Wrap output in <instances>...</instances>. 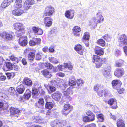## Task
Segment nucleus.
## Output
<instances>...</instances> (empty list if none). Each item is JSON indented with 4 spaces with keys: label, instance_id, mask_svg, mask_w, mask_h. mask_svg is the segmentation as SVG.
<instances>
[{
    "label": "nucleus",
    "instance_id": "obj_49",
    "mask_svg": "<svg viewBox=\"0 0 127 127\" xmlns=\"http://www.w3.org/2000/svg\"><path fill=\"white\" fill-rule=\"evenodd\" d=\"M97 19L96 17L94 18L93 22L94 23L92 22L91 24V25L94 26H96L98 23H100V21H97Z\"/></svg>",
    "mask_w": 127,
    "mask_h": 127
},
{
    "label": "nucleus",
    "instance_id": "obj_48",
    "mask_svg": "<svg viewBox=\"0 0 127 127\" xmlns=\"http://www.w3.org/2000/svg\"><path fill=\"white\" fill-rule=\"evenodd\" d=\"M44 66L47 69H51L53 67V65L50 63H47L44 64Z\"/></svg>",
    "mask_w": 127,
    "mask_h": 127
},
{
    "label": "nucleus",
    "instance_id": "obj_6",
    "mask_svg": "<svg viewBox=\"0 0 127 127\" xmlns=\"http://www.w3.org/2000/svg\"><path fill=\"white\" fill-rule=\"evenodd\" d=\"M72 108V106L69 104H65L64 106V109L62 111V113L66 116L70 112Z\"/></svg>",
    "mask_w": 127,
    "mask_h": 127
},
{
    "label": "nucleus",
    "instance_id": "obj_9",
    "mask_svg": "<svg viewBox=\"0 0 127 127\" xmlns=\"http://www.w3.org/2000/svg\"><path fill=\"white\" fill-rule=\"evenodd\" d=\"M35 3L34 0H26L24 3V7L26 10L29 9L31 5Z\"/></svg>",
    "mask_w": 127,
    "mask_h": 127
},
{
    "label": "nucleus",
    "instance_id": "obj_51",
    "mask_svg": "<svg viewBox=\"0 0 127 127\" xmlns=\"http://www.w3.org/2000/svg\"><path fill=\"white\" fill-rule=\"evenodd\" d=\"M38 91L39 93L41 96L45 95V92L43 89H41V87L39 86L38 87Z\"/></svg>",
    "mask_w": 127,
    "mask_h": 127
},
{
    "label": "nucleus",
    "instance_id": "obj_63",
    "mask_svg": "<svg viewBox=\"0 0 127 127\" xmlns=\"http://www.w3.org/2000/svg\"><path fill=\"white\" fill-rule=\"evenodd\" d=\"M95 115L93 113L92 115L89 116V118L91 121H92L95 120Z\"/></svg>",
    "mask_w": 127,
    "mask_h": 127
},
{
    "label": "nucleus",
    "instance_id": "obj_59",
    "mask_svg": "<svg viewBox=\"0 0 127 127\" xmlns=\"http://www.w3.org/2000/svg\"><path fill=\"white\" fill-rule=\"evenodd\" d=\"M39 28L36 27H32V30L33 32L36 34Z\"/></svg>",
    "mask_w": 127,
    "mask_h": 127
},
{
    "label": "nucleus",
    "instance_id": "obj_27",
    "mask_svg": "<svg viewBox=\"0 0 127 127\" xmlns=\"http://www.w3.org/2000/svg\"><path fill=\"white\" fill-rule=\"evenodd\" d=\"M117 125L118 127H125L124 122L121 119H120L117 120Z\"/></svg>",
    "mask_w": 127,
    "mask_h": 127
},
{
    "label": "nucleus",
    "instance_id": "obj_47",
    "mask_svg": "<svg viewBox=\"0 0 127 127\" xmlns=\"http://www.w3.org/2000/svg\"><path fill=\"white\" fill-rule=\"evenodd\" d=\"M98 120L100 122H103L104 120L103 116L101 114H98L97 115Z\"/></svg>",
    "mask_w": 127,
    "mask_h": 127
},
{
    "label": "nucleus",
    "instance_id": "obj_57",
    "mask_svg": "<svg viewBox=\"0 0 127 127\" xmlns=\"http://www.w3.org/2000/svg\"><path fill=\"white\" fill-rule=\"evenodd\" d=\"M123 61L122 60H120L119 61H117L116 63V66L117 67L121 66L122 64Z\"/></svg>",
    "mask_w": 127,
    "mask_h": 127
},
{
    "label": "nucleus",
    "instance_id": "obj_46",
    "mask_svg": "<svg viewBox=\"0 0 127 127\" xmlns=\"http://www.w3.org/2000/svg\"><path fill=\"white\" fill-rule=\"evenodd\" d=\"M31 92L30 91L28 93H26L24 94L23 97L25 100H28L31 96Z\"/></svg>",
    "mask_w": 127,
    "mask_h": 127
},
{
    "label": "nucleus",
    "instance_id": "obj_7",
    "mask_svg": "<svg viewBox=\"0 0 127 127\" xmlns=\"http://www.w3.org/2000/svg\"><path fill=\"white\" fill-rule=\"evenodd\" d=\"M45 101L44 98L41 97L38 99V101L35 103V106L37 108L43 109L44 108Z\"/></svg>",
    "mask_w": 127,
    "mask_h": 127
},
{
    "label": "nucleus",
    "instance_id": "obj_1",
    "mask_svg": "<svg viewBox=\"0 0 127 127\" xmlns=\"http://www.w3.org/2000/svg\"><path fill=\"white\" fill-rule=\"evenodd\" d=\"M13 26L15 27L14 29L16 30L15 33L17 37L22 36L24 33V28L22 24L17 22L14 24Z\"/></svg>",
    "mask_w": 127,
    "mask_h": 127
},
{
    "label": "nucleus",
    "instance_id": "obj_22",
    "mask_svg": "<svg viewBox=\"0 0 127 127\" xmlns=\"http://www.w3.org/2000/svg\"><path fill=\"white\" fill-rule=\"evenodd\" d=\"M16 89L18 93L21 94L23 93L25 90V88L23 85L21 84L16 87Z\"/></svg>",
    "mask_w": 127,
    "mask_h": 127
},
{
    "label": "nucleus",
    "instance_id": "obj_21",
    "mask_svg": "<svg viewBox=\"0 0 127 127\" xmlns=\"http://www.w3.org/2000/svg\"><path fill=\"white\" fill-rule=\"evenodd\" d=\"M23 81L24 83L28 86H31L32 85V82L30 79L27 77H25L24 78Z\"/></svg>",
    "mask_w": 127,
    "mask_h": 127
},
{
    "label": "nucleus",
    "instance_id": "obj_45",
    "mask_svg": "<svg viewBox=\"0 0 127 127\" xmlns=\"http://www.w3.org/2000/svg\"><path fill=\"white\" fill-rule=\"evenodd\" d=\"M9 58L11 60L14 62V64L16 63H18L19 62L18 59L13 55H12L10 56Z\"/></svg>",
    "mask_w": 127,
    "mask_h": 127
},
{
    "label": "nucleus",
    "instance_id": "obj_37",
    "mask_svg": "<svg viewBox=\"0 0 127 127\" xmlns=\"http://www.w3.org/2000/svg\"><path fill=\"white\" fill-rule=\"evenodd\" d=\"M102 58L97 55H94L93 57V62L95 63V62L100 61L101 59Z\"/></svg>",
    "mask_w": 127,
    "mask_h": 127
},
{
    "label": "nucleus",
    "instance_id": "obj_2",
    "mask_svg": "<svg viewBox=\"0 0 127 127\" xmlns=\"http://www.w3.org/2000/svg\"><path fill=\"white\" fill-rule=\"evenodd\" d=\"M13 34L12 32L4 31L1 33L0 36L5 40H8L12 39Z\"/></svg>",
    "mask_w": 127,
    "mask_h": 127
},
{
    "label": "nucleus",
    "instance_id": "obj_17",
    "mask_svg": "<svg viewBox=\"0 0 127 127\" xmlns=\"http://www.w3.org/2000/svg\"><path fill=\"white\" fill-rule=\"evenodd\" d=\"M37 87L36 86H35V87H33L32 88V97L33 98L36 99L38 98V89L37 88ZM38 89V88H37Z\"/></svg>",
    "mask_w": 127,
    "mask_h": 127
},
{
    "label": "nucleus",
    "instance_id": "obj_58",
    "mask_svg": "<svg viewBox=\"0 0 127 127\" xmlns=\"http://www.w3.org/2000/svg\"><path fill=\"white\" fill-rule=\"evenodd\" d=\"M103 90V94L106 96H110V94L108 90L107 89H105Z\"/></svg>",
    "mask_w": 127,
    "mask_h": 127
},
{
    "label": "nucleus",
    "instance_id": "obj_18",
    "mask_svg": "<svg viewBox=\"0 0 127 127\" xmlns=\"http://www.w3.org/2000/svg\"><path fill=\"white\" fill-rule=\"evenodd\" d=\"M74 35L76 36H79L80 35L81 29L80 27L78 26L74 27L73 29Z\"/></svg>",
    "mask_w": 127,
    "mask_h": 127
},
{
    "label": "nucleus",
    "instance_id": "obj_25",
    "mask_svg": "<svg viewBox=\"0 0 127 127\" xmlns=\"http://www.w3.org/2000/svg\"><path fill=\"white\" fill-rule=\"evenodd\" d=\"M11 0H4L1 4V7L3 8H5L8 6L10 4Z\"/></svg>",
    "mask_w": 127,
    "mask_h": 127
},
{
    "label": "nucleus",
    "instance_id": "obj_3",
    "mask_svg": "<svg viewBox=\"0 0 127 127\" xmlns=\"http://www.w3.org/2000/svg\"><path fill=\"white\" fill-rule=\"evenodd\" d=\"M54 12V7L50 5L48 6L45 8L44 16L53 15Z\"/></svg>",
    "mask_w": 127,
    "mask_h": 127
},
{
    "label": "nucleus",
    "instance_id": "obj_50",
    "mask_svg": "<svg viewBox=\"0 0 127 127\" xmlns=\"http://www.w3.org/2000/svg\"><path fill=\"white\" fill-rule=\"evenodd\" d=\"M43 55L42 54L37 53L35 56V60L37 61L40 60L42 58Z\"/></svg>",
    "mask_w": 127,
    "mask_h": 127
},
{
    "label": "nucleus",
    "instance_id": "obj_28",
    "mask_svg": "<svg viewBox=\"0 0 127 127\" xmlns=\"http://www.w3.org/2000/svg\"><path fill=\"white\" fill-rule=\"evenodd\" d=\"M34 53L31 52L29 53L28 55V59L29 61H33L35 57Z\"/></svg>",
    "mask_w": 127,
    "mask_h": 127
},
{
    "label": "nucleus",
    "instance_id": "obj_24",
    "mask_svg": "<svg viewBox=\"0 0 127 127\" xmlns=\"http://www.w3.org/2000/svg\"><path fill=\"white\" fill-rule=\"evenodd\" d=\"M106 60L105 58H102L100 61L95 62V64L96 67L99 68L102 66L103 63L105 62Z\"/></svg>",
    "mask_w": 127,
    "mask_h": 127
},
{
    "label": "nucleus",
    "instance_id": "obj_13",
    "mask_svg": "<svg viewBox=\"0 0 127 127\" xmlns=\"http://www.w3.org/2000/svg\"><path fill=\"white\" fill-rule=\"evenodd\" d=\"M61 93L59 91H57L52 94V97L55 100L59 101L61 99Z\"/></svg>",
    "mask_w": 127,
    "mask_h": 127
},
{
    "label": "nucleus",
    "instance_id": "obj_53",
    "mask_svg": "<svg viewBox=\"0 0 127 127\" xmlns=\"http://www.w3.org/2000/svg\"><path fill=\"white\" fill-rule=\"evenodd\" d=\"M76 82V86H82V84L83 83L82 80L81 79H78L77 80Z\"/></svg>",
    "mask_w": 127,
    "mask_h": 127
},
{
    "label": "nucleus",
    "instance_id": "obj_10",
    "mask_svg": "<svg viewBox=\"0 0 127 127\" xmlns=\"http://www.w3.org/2000/svg\"><path fill=\"white\" fill-rule=\"evenodd\" d=\"M74 13V11L73 10H68L65 13V16L69 19H72L73 18Z\"/></svg>",
    "mask_w": 127,
    "mask_h": 127
},
{
    "label": "nucleus",
    "instance_id": "obj_34",
    "mask_svg": "<svg viewBox=\"0 0 127 127\" xmlns=\"http://www.w3.org/2000/svg\"><path fill=\"white\" fill-rule=\"evenodd\" d=\"M6 66L9 70H12L15 67V65L10 62H7L6 63Z\"/></svg>",
    "mask_w": 127,
    "mask_h": 127
},
{
    "label": "nucleus",
    "instance_id": "obj_23",
    "mask_svg": "<svg viewBox=\"0 0 127 127\" xmlns=\"http://www.w3.org/2000/svg\"><path fill=\"white\" fill-rule=\"evenodd\" d=\"M46 103L45 105V108L48 109L50 110H51L53 107V104L52 102H49L45 98Z\"/></svg>",
    "mask_w": 127,
    "mask_h": 127
},
{
    "label": "nucleus",
    "instance_id": "obj_62",
    "mask_svg": "<svg viewBox=\"0 0 127 127\" xmlns=\"http://www.w3.org/2000/svg\"><path fill=\"white\" fill-rule=\"evenodd\" d=\"M2 74L1 73L0 74V79L1 81H4L6 79V77L4 75H2Z\"/></svg>",
    "mask_w": 127,
    "mask_h": 127
},
{
    "label": "nucleus",
    "instance_id": "obj_42",
    "mask_svg": "<svg viewBox=\"0 0 127 127\" xmlns=\"http://www.w3.org/2000/svg\"><path fill=\"white\" fill-rule=\"evenodd\" d=\"M51 84L52 85H57V86H59V87H61V89L63 90V91H64V90L63 89H64V88L63 87V86L61 85V83H59V82H58L57 81H52L51 82Z\"/></svg>",
    "mask_w": 127,
    "mask_h": 127
},
{
    "label": "nucleus",
    "instance_id": "obj_39",
    "mask_svg": "<svg viewBox=\"0 0 127 127\" xmlns=\"http://www.w3.org/2000/svg\"><path fill=\"white\" fill-rule=\"evenodd\" d=\"M58 120H56L51 122L50 124L52 127H59Z\"/></svg>",
    "mask_w": 127,
    "mask_h": 127
},
{
    "label": "nucleus",
    "instance_id": "obj_41",
    "mask_svg": "<svg viewBox=\"0 0 127 127\" xmlns=\"http://www.w3.org/2000/svg\"><path fill=\"white\" fill-rule=\"evenodd\" d=\"M64 95H71L73 94V91L69 89H68L64 91Z\"/></svg>",
    "mask_w": 127,
    "mask_h": 127
},
{
    "label": "nucleus",
    "instance_id": "obj_8",
    "mask_svg": "<svg viewBox=\"0 0 127 127\" xmlns=\"http://www.w3.org/2000/svg\"><path fill=\"white\" fill-rule=\"evenodd\" d=\"M90 35L89 33L86 32L84 33L82 39V42H84L86 46L88 47L89 46V39Z\"/></svg>",
    "mask_w": 127,
    "mask_h": 127
},
{
    "label": "nucleus",
    "instance_id": "obj_26",
    "mask_svg": "<svg viewBox=\"0 0 127 127\" xmlns=\"http://www.w3.org/2000/svg\"><path fill=\"white\" fill-rule=\"evenodd\" d=\"M41 73L43 76L46 77L50 78L52 76L51 73L46 69H45L41 71Z\"/></svg>",
    "mask_w": 127,
    "mask_h": 127
},
{
    "label": "nucleus",
    "instance_id": "obj_12",
    "mask_svg": "<svg viewBox=\"0 0 127 127\" xmlns=\"http://www.w3.org/2000/svg\"><path fill=\"white\" fill-rule=\"evenodd\" d=\"M124 71L123 68H117L114 72L115 76L117 77H120L123 75L124 74Z\"/></svg>",
    "mask_w": 127,
    "mask_h": 127
},
{
    "label": "nucleus",
    "instance_id": "obj_19",
    "mask_svg": "<svg viewBox=\"0 0 127 127\" xmlns=\"http://www.w3.org/2000/svg\"><path fill=\"white\" fill-rule=\"evenodd\" d=\"M24 12V10L21 9H15L13 10L12 14L15 16H19Z\"/></svg>",
    "mask_w": 127,
    "mask_h": 127
},
{
    "label": "nucleus",
    "instance_id": "obj_16",
    "mask_svg": "<svg viewBox=\"0 0 127 127\" xmlns=\"http://www.w3.org/2000/svg\"><path fill=\"white\" fill-rule=\"evenodd\" d=\"M10 115H15L17 114L16 115V116L17 117H18V115L17 114H18L20 112V111L18 109L15 108L11 107L10 109Z\"/></svg>",
    "mask_w": 127,
    "mask_h": 127
},
{
    "label": "nucleus",
    "instance_id": "obj_54",
    "mask_svg": "<svg viewBox=\"0 0 127 127\" xmlns=\"http://www.w3.org/2000/svg\"><path fill=\"white\" fill-rule=\"evenodd\" d=\"M102 37L104 39L108 41H109L110 39V36L108 34H105Z\"/></svg>",
    "mask_w": 127,
    "mask_h": 127
},
{
    "label": "nucleus",
    "instance_id": "obj_40",
    "mask_svg": "<svg viewBox=\"0 0 127 127\" xmlns=\"http://www.w3.org/2000/svg\"><path fill=\"white\" fill-rule=\"evenodd\" d=\"M97 43L98 45L102 47L104 46L105 44V41L102 39H100L97 40Z\"/></svg>",
    "mask_w": 127,
    "mask_h": 127
},
{
    "label": "nucleus",
    "instance_id": "obj_56",
    "mask_svg": "<svg viewBox=\"0 0 127 127\" xmlns=\"http://www.w3.org/2000/svg\"><path fill=\"white\" fill-rule=\"evenodd\" d=\"M14 73H6V74L7 76L8 79H10L11 77L12 78L14 76Z\"/></svg>",
    "mask_w": 127,
    "mask_h": 127
},
{
    "label": "nucleus",
    "instance_id": "obj_35",
    "mask_svg": "<svg viewBox=\"0 0 127 127\" xmlns=\"http://www.w3.org/2000/svg\"><path fill=\"white\" fill-rule=\"evenodd\" d=\"M76 81L73 78L70 79L69 82V85L70 86H73L74 88L76 86Z\"/></svg>",
    "mask_w": 127,
    "mask_h": 127
},
{
    "label": "nucleus",
    "instance_id": "obj_20",
    "mask_svg": "<svg viewBox=\"0 0 127 127\" xmlns=\"http://www.w3.org/2000/svg\"><path fill=\"white\" fill-rule=\"evenodd\" d=\"M95 53L97 55L100 56L103 55L104 52L102 49L98 46H96L95 49Z\"/></svg>",
    "mask_w": 127,
    "mask_h": 127
},
{
    "label": "nucleus",
    "instance_id": "obj_36",
    "mask_svg": "<svg viewBox=\"0 0 127 127\" xmlns=\"http://www.w3.org/2000/svg\"><path fill=\"white\" fill-rule=\"evenodd\" d=\"M89 107L91 108L92 110L95 113H97L99 111V109L96 106H94L92 105H89L88 106Z\"/></svg>",
    "mask_w": 127,
    "mask_h": 127
},
{
    "label": "nucleus",
    "instance_id": "obj_30",
    "mask_svg": "<svg viewBox=\"0 0 127 127\" xmlns=\"http://www.w3.org/2000/svg\"><path fill=\"white\" fill-rule=\"evenodd\" d=\"M32 119L35 122L39 123H41L42 120V118L38 116H33Z\"/></svg>",
    "mask_w": 127,
    "mask_h": 127
},
{
    "label": "nucleus",
    "instance_id": "obj_11",
    "mask_svg": "<svg viewBox=\"0 0 127 127\" xmlns=\"http://www.w3.org/2000/svg\"><path fill=\"white\" fill-rule=\"evenodd\" d=\"M112 87L117 89L121 86L122 84V83L119 80H114L112 81Z\"/></svg>",
    "mask_w": 127,
    "mask_h": 127
},
{
    "label": "nucleus",
    "instance_id": "obj_32",
    "mask_svg": "<svg viewBox=\"0 0 127 127\" xmlns=\"http://www.w3.org/2000/svg\"><path fill=\"white\" fill-rule=\"evenodd\" d=\"M14 6L17 8H21L22 6V0H16Z\"/></svg>",
    "mask_w": 127,
    "mask_h": 127
},
{
    "label": "nucleus",
    "instance_id": "obj_52",
    "mask_svg": "<svg viewBox=\"0 0 127 127\" xmlns=\"http://www.w3.org/2000/svg\"><path fill=\"white\" fill-rule=\"evenodd\" d=\"M103 75L106 77H108L110 74V72L109 71L104 69L103 71Z\"/></svg>",
    "mask_w": 127,
    "mask_h": 127
},
{
    "label": "nucleus",
    "instance_id": "obj_4",
    "mask_svg": "<svg viewBox=\"0 0 127 127\" xmlns=\"http://www.w3.org/2000/svg\"><path fill=\"white\" fill-rule=\"evenodd\" d=\"M120 46L127 45V36L124 34L121 35L118 40Z\"/></svg>",
    "mask_w": 127,
    "mask_h": 127
},
{
    "label": "nucleus",
    "instance_id": "obj_38",
    "mask_svg": "<svg viewBox=\"0 0 127 127\" xmlns=\"http://www.w3.org/2000/svg\"><path fill=\"white\" fill-rule=\"evenodd\" d=\"M59 127H63L66 125L67 122L66 121L63 120H58Z\"/></svg>",
    "mask_w": 127,
    "mask_h": 127
},
{
    "label": "nucleus",
    "instance_id": "obj_15",
    "mask_svg": "<svg viewBox=\"0 0 127 127\" xmlns=\"http://www.w3.org/2000/svg\"><path fill=\"white\" fill-rule=\"evenodd\" d=\"M74 49L78 54L80 55H83V50L82 49V46L81 45L78 44L76 45L74 47Z\"/></svg>",
    "mask_w": 127,
    "mask_h": 127
},
{
    "label": "nucleus",
    "instance_id": "obj_64",
    "mask_svg": "<svg viewBox=\"0 0 127 127\" xmlns=\"http://www.w3.org/2000/svg\"><path fill=\"white\" fill-rule=\"evenodd\" d=\"M49 89L51 92L55 91L56 90L55 87L53 86H50V87Z\"/></svg>",
    "mask_w": 127,
    "mask_h": 127
},
{
    "label": "nucleus",
    "instance_id": "obj_33",
    "mask_svg": "<svg viewBox=\"0 0 127 127\" xmlns=\"http://www.w3.org/2000/svg\"><path fill=\"white\" fill-rule=\"evenodd\" d=\"M8 93L10 95H13L16 94V92L13 88L10 87L7 89Z\"/></svg>",
    "mask_w": 127,
    "mask_h": 127
},
{
    "label": "nucleus",
    "instance_id": "obj_44",
    "mask_svg": "<svg viewBox=\"0 0 127 127\" xmlns=\"http://www.w3.org/2000/svg\"><path fill=\"white\" fill-rule=\"evenodd\" d=\"M96 18L97 19V21H100V22L103 21L104 19L100 12H98L97 14Z\"/></svg>",
    "mask_w": 127,
    "mask_h": 127
},
{
    "label": "nucleus",
    "instance_id": "obj_61",
    "mask_svg": "<svg viewBox=\"0 0 127 127\" xmlns=\"http://www.w3.org/2000/svg\"><path fill=\"white\" fill-rule=\"evenodd\" d=\"M30 45L32 46H34L35 45V42L33 39L32 40H31L29 42Z\"/></svg>",
    "mask_w": 127,
    "mask_h": 127
},
{
    "label": "nucleus",
    "instance_id": "obj_31",
    "mask_svg": "<svg viewBox=\"0 0 127 127\" xmlns=\"http://www.w3.org/2000/svg\"><path fill=\"white\" fill-rule=\"evenodd\" d=\"M32 119L35 122L39 123H41L42 120V118L38 116H33Z\"/></svg>",
    "mask_w": 127,
    "mask_h": 127
},
{
    "label": "nucleus",
    "instance_id": "obj_60",
    "mask_svg": "<svg viewBox=\"0 0 127 127\" xmlns=\"http://www.w3.org/2000/svg\"><path fill=\"white\" fill-rule=\"evenodd\" d=\"M83 121L84 122H89L91 121L89 118L87 116H85L83 118Z\"/></svg>",
    "mask_w": 127,
    "mask_h": 127
},
{
    "label": "nucleus",
    "instance_id": "obj_14",
    "mask_svg": "<svg viewBox=\"0 0 127 127\" xmlns=\"http://www.w3.org/2000/svg\"><path fill=\"white\" fill-rule=\"evenodd\" d=\"M44 24L46 26L49 27L51 26L52 23V19L50 17H46L44 18Z\"/></svg>",
    "mask_w": 127,
    "mask_h": 127
},
{
    "label": "nucleus",
    "instance_id": "obj_55",
    "mask_svg": "<svg viewBox=\"0 0 127 127\" xmlns=\"http://www.w3.org/2000/svg\"><path fill=\"white\" fill-rule=\"evenodd\" d=\"M33 40L35 43V45H39L40 43L41 40L39 38H35L33 39Z\"/></svg>",
    "mask_w": 127,
    "mask_h": 127
},
{
    "label": "nucleus",
    "instance_id": "obj_5",
    "mask_svg": "<svg viewBox=\"0 0 127 127\" xmlns=\"http://www.w3.org/2000/svg\"><path fill=\"white\" fill-rule=\"evenodd\" d=\"M18 39V43L20 45L22 46H24L26 45L28 43L27 38L25 36H21Z\"/></svg>",
    "mask_w": 127,
    "mask_h": 127
},
{
    "label": "nucleus",
    "instance_id": "obj_29",
    "mask_svg": "<svg viewBox=\"0 0 127 127\" xmlns=\"http://www.w3.org/2000/svg\"><path fill=\"white\" fill-rule=\"evenodd\" d=\"M115 100V99L112 98L109 99L108 102V103L110 105H112L113 104L115 105V106L112 107V108L113 109H116L117 108V105Z\"/></svg>",
    "mask_w": 127,
    "mask_h": 127
},
{
    "label": "nucleus",
    "instance_id": "obj_43",
    "mask_svg": "<svg viewBox=\"0 0 127 127\" xmlns=\"http://www.w3.org/2000/svg\"><path fill=\"white\" fill-rule=\"evenodd\" d=\"M49 59L50 61L52 63L54 64H56L59 63V61L58 59L56 58L53 57H49Z\"/></svg>",
    "mask_w": 127,
    "mask_h": 127
}]
</instances>
